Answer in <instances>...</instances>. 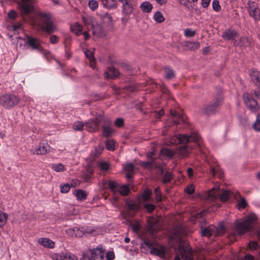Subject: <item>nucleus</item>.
I'll return each mask as SVG.
<instances>
[{
  "instance_id": "obj_30",
  "label": "nucleus",
  "mask_w": 260,
  "mask_h": 260,
  "mask_svg": "<svg viewBox=\"0 0 260 260\" xmlns=\"http://www.w3.org/2000/svg\"><path fill=\"white\" fill-rule=\"evenodd\" d=\"M40 244L44 247L52 248L54 246V243L48 238H41L39 240Z\"/></svg>"
},
{
  "instance_id": "obj_13",
  "label": "nucleus",
  "mask_w": 260,
  "mask_h": 260,
  "mask_svg": "<svg viewBox=\"0 0 260 260\" xmlns=\"http://www.w3.org/2000/svg\"><path fill=\"white\" fill-rule=\"evenodd\" d=\"M179 248L184 260H193L192 249L187 243L180 244Z\"/></svg>"
},
{
  "instance_id": "obj_59",
  "label": "nucleus",
  "mask_w": 260,
  "mask_h": 260,
  "mask_svg": "<svg viewBox=\"0 0 260 260\" xmlns=\"http://www.w3.org/2000/svg\"><path fill=\"white\" fill-rule=\"evenodd\" d=\"M91 256L90 252L88 251L83 254L81 260H93Z\"/></svg>"
},
{
  "instance_id": "obj_27",
  "label": "nucleus",
  "mask_w": 260,
  "mask_h": 260,
  "mask_svg": "<svg viewBox=\"0 0 260 260\" xmlns=\"http://www.w3.org/2000/svg\"><path fill=\"white\" fill-rule=\"evenodd\" d=\"M119 75V71L114 67L108 68L105 73V77L108 78L115 79Z\"/></svg>"
},
{
  "instance_id": "obj_38",
  "label": "nucleus",
  "mask_w": 260,
  "mask_h": 260,
  "mask_svg": "<svg viewBox=\"0 0 260 260\" xmlns=\"http://www.w3.org/2000/svg\"><path fill=\"white\" fill-rule=\"evenodd\" d=\"M93 173V170L91 168L87 169L86 171L82 175V178L86 181L88 182L90 181L91 175Z\"/></svg>"
},
{
  "instance_id": "obj_2",
  "label": "nucleus",
  "mask_w": 260,
  "mask_h": 260,
  "mask_svg": "<svg viewBox=\"0 0 260 260\" xmlns=\"http://www.w3.org/2000/svg\"><path fill=\"white\" fill-rule=\"evenodd\" d=\"M187 142H194L197 146H201V138L196 132H192L190 135H179L171 137L169 140L170 145L184 144Z\"/></svg>"
},
{
  "instance_id": "obj_45",
  "label": "nucleus",
  "mask_w": 260,
  "mask_h": 260,
  "mask_svg": "<svg viewBox=\"0 0 260 260\" xmlns=\"http://www.w3.org/2000/svg\"><path fill=\"white\" fill-rule=\"evenodd\" d=\"M52 169L57 172H62L64 170V166L61 164H53Z\"/></svg>"
},
{
  "instance_id": "obj_44",
  "label": "nucleus",
  "mask_w": 260,
  "mask_h": 260,
  "mask_svg": "<svg viewBox=\"0 0 260 260\" xmlns=\"http://www.w3.org/2000/svg\"><path fill=\"white\" fill-rule=\"evenodd\" d=\"M154 194L156 197V200L157 202H160L162 201V196L160 192V189L159 187H157L155 188L154 191Z\"/></svg>"
},
{
  "instance_id": "obj_40",
  "label": "nucleus",
  "mask_w": 260,
  "mask_h": 260,
  "mask_svg": "<svg viewBox=\"0 0 260 260\" xmlns=\"http://www.w3.org/2000/svg\"><path fill=\"white\" fill-rule=\"evenodd\" d=\"M253 128L257 132H260V114L256 116V119L252 125Z\"/></svg>"
},
{
  "instance_id": "obj_20",
  "label": "nucleus",
  "mask_w": 260,
  "mask_h": 260,
  "mask_svg": "<svg viewBox=\"0 0 260 260\" xmlns=\"http://www.w3.org/2000/svg\"><path fill=\"white\" fill-rule=\"evenodd\" d=\"M251 80L260 90V72L252 69L249 73Z\"/></svg>"
},
{
  "instance_id": "obj_33",
  "label": "nucleus",
  "mask_w": 260,
  "mask_h": 260,
  "mask_svg": "<svg viewBox=\"0 0 260 260\" xmlns=\"http://www.w3.org/2000/svg\"><path fill=\"white\" fill-rule=\"evenodd\" d=\"M185 47L191 50H194L200 47V43L198 42L188 41L185 43Z\"/></svg>"
},
{
  "instance_id": "obj_28",
  "label": "nucleus",
  "mask_w": 260,
  "mask_h": 260,
  "mask_svg": "<svg viewBox=\"0 0 260 260\" xmlns=\"http://www.w3.org/2000/svg\"><path fill=\"white\" fill-rule=\"evenodd\" d=\"M171 113L173 117V121L174 124H177L179 123L178 120H180L183 122H185L184 117L182 114H178L176 111L173 110L171 111Z\"/></svg>"
},
{
  "instance_id": "obj_26",
  "label": "nucleus",
  "mask_w": 260,
  "mask_h": 260,
  "mask_svg": "<svg viewBox=\"0 0 260 260\" xmlns=\"http://www.w3.org/2000/svg\"><path fill=\"white\" fill-rule=\"evenodd\" d=\"M134 11V6L132 2L121 9L122 14L126 17H128L133 13Z\"/></svg>"
},
{
  "instance_id": "obj_34",
  "label": "nucleus",
  "mask_w": 260,
  "mask_h": 260,
  "mask_svg": "<svg viewBox=\"0 0 260 260\" xmlns=\"http://www.w3.org/2000/svg\"><path fill=\"white\" fill-rule=\"evenodd\" d=\"M75 194L78 200L83 201L87 197V193L85 191L81 189L77 190Z\"/></svg>"
},
{
  "instance_id": "obj_36",
  "label": "nucleus",
  "mask_w": 260,
  "mask_h": 260,
  "mask_svg": "<svg viewBox=\"0 0 260 260\" xmlns=\"http://www.w3.org/2000/svg\"><path fill=\"white\" fill-rule=\"evenodd\" d=\"M126 206L127 208L130 211H138L140 208V205L138 204L134 203L133 202H126Z\"/></svg>"
},
{
  "instance_id": "obj_50",
  "label": "nucleus",
  "mask_w": 260,
  "mask_h": 260,
  "mask_svg": "<svg viewBox=\"0 0 260 260\" xmlns=\"http://www.w3.org/2000/svg\"><path fill=\"white\" fill-rule=\"evenodd\" d=\"M129 192V188L125 186H122L119 190V193L121 194V195L123 196L127 195Z\"/></svg>"
},
{
  "instance_id": "obj_21",
  "label": "nucleus",
  "mask_w": 260,
  "mask_h": 260,
  "mask_svg": "<svg viewBox=\"0 0 260 260\" xmlns=\"http://www.w3.org/2000/svg\"><path fill=\"white\" fill-rule=\"evenodd\" d=\"M54 260H74L75 256L69 252H61L54 254L53 256Z\"/></svg>"
},
{
  "instance_id": "obj_3",
  "label": "nucleus",
  "mask_w": 260,
  "mask_h": 260,
  "mask_svg": "<svg viewBox=\"0 0 260 260\" xmlns=\"http://www.w3.org/2000/svg\"><path fill=\"white\" fill-rule=\"evenodd\" d=\"M257 221V216L251 213L242 220L236 223V230L238 235H242L253 229Z\"/></svg>"
},
{
  "instance_id": "obj_42",
  "label": "nucleus",
  "mask_w": 260,
  "mask_h": 260,
  "mask_svg": "<svg viewBox=\"0 0 260 260\" xmlns=\"http://www.w3.org/2000/svg\"><path fill=\"white\" fill-rule=\"evenodd\" d=\"M72 29L77 35H79L82 30V26L79 23H76L71 27Z\"/></svg>"
},
{
  "instance_id": "obj_43",
  "label": "nucleus",
  "mask_w": 260,
  "mask_h": 260,
  "mask_svg": "<svg viewBox=\"0 0 260 260\" xmlns=\"http://www.w3.org/2000/svg\"><path fill=\"white\" fill-rule=\"evenodd\" d=\"M84 53L86 57L89 59L90 62H92L95 60L93 52L88 49H86L84 51Z\"/></svg>"
},
{
  "instance_id": "obj_22",
  "label": "nucleus",
  "mask_w": 260,
  "mask_h": 260,
  "mask_svg": "<svg viewBox=\"0 0 260 260\" xmlns=\"http://www.w3.org/2000/svg\"><path fill=\"white\" fill-rule=\"evenodd\" d=\"M252 44V39L250 37H240L236 42L235 45L241 47H249Z\"/></svg>"
},
{
  "instance_id": "obj_9",
  "label": "nucleus",
  "mask_w": 260,
  "mask_h": 260,
  "mask_svg": "<svg viewBox=\"0 0 260 260\" xmlns=\"http://www.w3.org/2000/svg\"><path fill=\"white\" fill-rule=\"evenodd\" d=\"M20 101V98L14 94H6L0 97V104L6 109L15 106Z\"/></svg>"
},
{
  "instance_id": "obj_25",
  "label": "nucleus",
  "mask_w": 260,
  "mask_h": 260,
  "mask_svg": "<svg viewBox=\"0 0 260 260\" xmlns=\"http://www.w3.org/2000/svg\"><path fill=\"white\" fill-rule=\"evenodd\" d=\"M214 230H215V226L213 225H210L207 228L201 227V235L202 236H206L209 237L212 235L214 236Z\"/></svg>"
},
{
  "instance_id": "obj_61",
  "label": "nucleus",
  "mask_w": 260,
  "mask_h": 260,
  "mask_svg": "<svg viewBox=\"0 0 260 260\" xmlns=\"http://www.w3.org/2000/svg\"><path fill=\"white\" fill-rule=\"evenodd\" d=\"M99 167L102 170L106 171L108 170L109 165L106 162H102Z\"/></svg>"
},
{
  "instance_id": "obj_32",
  "label": "nucleus",
  "mask_w": 260,
  "mask_h": 260,
  "mask_svg": "<svg viewBox=\"0 0 260 260\" xmlns=\"http://www.w3.org/2000/svg\"><path fill=\"white\" fill-rule=\"evenodd\" d=\"M140 7L144 13H150L152 9V5L149 2H144L141 4Z\"/></svg>"
},
{
  "instance_id": "obj_63",
  "label": "nucleus",
  "mask_w": 260,
  "mask_h": 260,
  "mask_svg": "<svg viewBox=\"0 0 260 260\" xmlns=\"http://www.w3.org/2000/svg\"><path fill=\"white\" fill-rule=\"evenodd\" d=\"M125 89L127 91L133 92L136 90V86L132 84H129L125 86Z\"/></svg>"
},
{
  "instance_id": "obj_56",
  "label": "nucleus",
  "mask_w": 260,
  "mask_h": 260,
  "mask_svg": "<svg viewBox=\"0 0 260 260\" xmlns=\"http://www.w3.org/2000/svg\"><path fill=\"white\" fill-rule=\"evenodd\" d=\"M134 165L132 163L126 165L124 167V170L127 172H134Z\"/></svg>"
},
{
  "instance_id": "obj_14",
  "label": "nucleus",
  "mask_w": 260,
  "mask_h": 260,
  "mask_svg": "<svg viewBox=\"0 0 260 260\" xmlns=\"http://www.w3.org/2000/svg\"><path fill=\"white\" fill-rule=\"evenodd\" d=\"M50 147L47 142L43 141L41 142L35 149L31 150V154L37 155H45L50 151Z\"/></svg>"
},
{
  "instance_id": "obj_8",
  "label": "nucleus",
  "mask_w": 260,
  "mask_h": 260,
  "mask_svg": "<svg viewBox=\"0 0 260 260\" xmlns=\"http://www.w3.org/2000/svg\"><path fill=\"white\" fill-rule=\"evenodd\" d=\"M83 22L85 25L88 26V29L92 30V35L95 37H104L105 36V32L101 25L97 24L96 21L91 19L83 18Z\"/></svg>"
},
{
  "instance_id": "obj_37",
  "label": "nucleus",
  "mask_w": 260,
  "mask_h": 260,
  "mask_svg": "<svg viewBox=\"0 0 260 260\" xmlns=\"http://www.w3.org/2000/svg\"><path fill=\"white\" fill-rule=\"evenodd\" d=\"M8 215L6 213H5L0 210V228L3 227L6 224Z\"/></svg>"
},
{
  "instance_id": "obj_46",
  "label": "nucleus",
  "mask_w": 260,
  "mask_h": 260,
  "mask_svg": "<svg viewBox=\"0 0 260 260\" xmlns=\"http://www.w3.org/2000/svg\"><path fill=\"white\" fill-rule=\"evenodd\" d=\"M98 3L95 0H90L89 1L88 6L92 11L96 10L98 7Z\"/></svg>"
},
{
  "instance_id": "obj_12",
  "label": "nucleus",
  "mask_w": 260,
  "mask_h": 260,
  "mask_svg": "<svg viewBox=\"0 0 260 260\" xmlns=\"http://www.w3.org/2000/svg\"><path fill=\"white\" fill-rule=\"evenodd\" d=\"M143 245L150 248L151 253L158 255L161 257H164L165 256V250L164 247L161 246L158 247H154L153 243L148 240L144 242Z\"/></svg>"
},
{
  "instance_id": "obj_53",
  "label": "nucleus",
  "mask_w": 260,
  "mask_h": 260,
  "mask_svg": "<svg viewBox=\"0 0 260 260\" xmlns=\"http://www.w3.org/2000/svg\"><path fill=\"white\" fill-rule=\"evenodd\" d=\"M218 173V176L219 177H222L223 173L221 171H218L217 169L212 168L210 171V173L213 176H215L216 174Z\"/></svg>"
},
{
  "instance_id": "obj_48",
  "label": "nucleus",
  "mask_w": 260,
  "mask_h": 260,
  "mask_svg": "<svg viewBox=\"0 0 260 260\" xmlns=\"http://www.w3.org/2000/svg\"><path fill=\"white\" fill-rule=\"evenodd\" d=\"M84 124L81 121H77L73 125V129L76 131H81L82 129Z\"/></svg>"
},
{
  "instance_id": "obj_35",
  "label": "nucleus",
  "mask_w": 260,
  "mask_h": 260,
  "mask_svg": "<svg viewBox=\"0 0 260 260\" xmlns=\"http://www.w3.org/2000/svg\"><path fill=\"white\" fill-rule=\"evenodd\" d=\"M165 77L170 79L175 76L174 71L171 68L167 67L165 68Z\"/></svg>"
},
{
  "instance_id": "obj_15",
  "label": "nucleus",
  "mask_w": 260,
  "mask_h": 260,
  "mask_svg": "<svg viewBox=\"0 0 260 260\" xmlns=\"http://www.w3.org/2000/svg\"><path fill=\"white\" fill-rule=\"evenodd\" d=\"M248 12L250 16L255 20H260V9L257 4L253 1H248Z\"/></svg>"
},
{
  "instance_id": "obj_19",
  "label": "nucleus",
  "mask_w": 260,
  "mask_h": 260,
  "mask_svg": "<svg viewBox=\"0 0 260 260\" xmlns=\"http://www.w3.org/2000/svg\"><path fill=\"white\" fill-rule=\"evenodd\" d=\"M84 231L81 228L75 227L73 228H70L67 230V234L71 237H81L84 235Z\"/></svg>"
},
{
  "instance_id": "obj_7",
  "label": "nucleus",
  "mask_w": 260,
  "mask_h": 260,
  "mask_svg": "<svg viewBox=\"0 0 260 260\" xmlns=\"http://www.w3.org/2000/svg\"><path fill=\"white\" fill-rule=\"evenodd\" d=\"M191 142H187L181 144L182 145L178 146L176 149V153L178 157L180 158L188 157L189 154L191 153L192 150L194 147H197L201 148L202 147V140H201V146L199 147L194 142V145L191 144Z\"/></svg>"
},
{
  "instance_id": "obj_54",
  "label": "nucleus",
  "mask_w": 260,
  "mask_h": 260,
  "mask_svg": "<svg viewBox=\"0 0 260 260\" xmlns=\"http://www.w3.org/2000/svg\"><path fill=\"white\" fill-rule=\"evenodd\" d=\"M70 185L69 184H64L60 186V191L62 193H67L70 189Z\"/></svg>"
},
{
  "instance_id": "obj_29",
  "label": "nucleus",
  "mask_w": 260,
  "mask_h": 260,
  "mask_svg": "<svg viewBox=\"0 0 260 260\" xmlns=\"http://www.w3.org/2000/svg\"><path fill=\"white\" fill-rule=\"evenodd\" d=\"M102 5L105 8L109 9L116 8L117 7V4L116 0H101Z\"/></svg>"
},
{
  "instance_id": "obj_57",
  "label": "nucleus",
  "mask_w": 260,
  "mask_h": 260,
  "mask_svg": "<svg viewBox=\"0 0 260 260\" xmlns=\"http://www.w3.org/2000/svg\"><path fill=\"white\" fill-rule=\"evenodd\" d=\"M185 191L189 194H192L194 191V187L193 185L190 184L188 185L185 188Z\"/></svg>"
},
{
  "instance_id": "obj_10",
  "label": "nucleus",
  "mask_w": 260,
  "mask_h": 260,
  "mask_svg": "<svg viewBox=\"0 0 260 260\" xmlns=\"http://www.w3.org/2000/svg\"><path fill=\"white\" fill-rule=\"evenodd\" d=\"M34 0H19L17 4L21 15L28 16L34 12Z\"/></svg>"
},
{
  "instance_id": "obj_6",
  "label": "nucleus",
  "mask_w": 260,
  "mask_h": 260,
  "mask_svg": "<svg viewBox=\"0 0 260 260\" xmlns=\"http://www.w3.org/2000/svg\"><path fill=\"white\" fill-rule=\"evenodd\" d=\"M221 92V89H220L218 91L219 94L215 96V99L210 104L203 108L202 112L204 113L209 115L214 113L218 110L223 101Z\"/></svg>"
},
{
  "instance_id": "obj_5",
  "label": "nucleus",
  "mask_w": 260,
  "mask_h": 260,
  "mask_svg": "<svg viewBox=\"0 0 260 260\" xmlns=\"http://www.w3.org/2000/svg\"><path fill=\"white\" fill-rule=\"evenodd\" d=\"M231 195V192L228 190H220L218 186L213 187L208 192V200L213 201L219 198L222 202L228 201Z\"/></svg>"
},
{
  "instance_id": "obj_11",
  "label": "nucleus",
  "mask_w": 260,
  "mask_h": 260,
  "mask_svg": "<svg viewBox=\"0 0 260 260\" xmlns=\"http://www.w3.org/2000/svg\"><path fill=\"white\" fill-rule=\"evenodd\" d=\"M26 45L30 48L31 50H38L40 52L43 51V48L41 45L40 40L36 38L26 35L23 39Z\"/></svg>"
},
{
  "instance_id": "obj_60",
  "label": "nucleus",
  "mask_w": 260,
  "mask_h": 260,
  "mask_svg": "<svg viewBox=\"0 0 260 260\" xmlns=\"http://www.w3.org/2000/svg\"><path fill=\"white\" fill-rule=\"evenodd\" d=\"M196 34L194 31L191 30L190 29L187 28L184 31V35L186 37H193Z\"/></svg>"
},
{
  "instance_id": "obj_47",
  "label": "nucleus",
  "mask_w": 260,
  "mask_h": 260,
  "mask_svg": "<svg viewBox=\"0 0 260 260\" xmlns=\"http://www.w3.org/2000/svg\"><path fill=\"white\" fill-rule=\"evenodd\" d=\"M215 230H214V236H219L223 234L224 231V227L223 225H221L218 228L215 227Z\"/></svg>"
},
{
  "instance_id": "obj_49",
  "label": "nucleus",
  "mask_w": 260,
  "mask_h": 260,
  "mask_svg": "<svg viewBox=\"0 0 260 260\" xmlns=\"http://www.w3.org/2000/svg\"><path fill=\"white\" fill-rule=\"evenodd\" d=\"M161 153L168 156V157H172L174 155V152L171 150H170L168 148H163L161 149Z\"/></svg>"
},
{
  "instance_id": "obj_17",
  "label": "nucleus",
  "mask_w": 260,
  "mask_h": 260,
  "mask_svg": "<svg viewBox=\"0 0 260 260\" xmlns=\"http://www.w3.org/2000/svg\"><path fill=\"white\" fill-rule=\"evenodd\" d=\"M101 120L96 118L87 121L85 123L86 129L90 132H94L98 130Z\"/></svg>"
},
{
  "instance_id": "obj_31",
  "label": "nucleus",
  "mask_w": 260,
  "mask_h": 260,
  "mask_svg": "<svg viewBox=\"0 0 260 260\" xmlns=\"http://www.w3.org/2000/svg\"><path fill=\"white\" fill-rule=\"evenodd\" d=\"M114 132V129L111 124H105L103 126V133L104 136L109 137Z\"/></svg>"
},
{
  "instance_id": "obj_1",
  "label": "nucleus",
  "mask_w": 260,
  "mask_h": 260,
  "mask_svg": "<svg viewBox=\"0 0 260 260\" xmlns=\"http://www.w3.org/2000/svg\"><path fill=\"white\" fill-rule=\"evenodd\" d=\"M34 13L36 16L41 22V27L44 31L48 34L54 32L56 30V27L53 22L51 14L48 11H41L35 10Z\"/></svg>"
},
{
  "instance_id": "obj_23",
  "label": "nucleus",
  "mask_w": 260,
  "mask_h": 260,
  "mask_svg": "<svg viewBox=\"0 0 260 260\" xmlns=\"http://www.w3.org/2000/svg\"><path fill=\"white\" fill-rule=\"evenodd\" d=\"M107 184L108 187L113 193L115 201H117L118 200V198L116 196L119 190L118 184L115 181L112 180L108 181Z\"/></svg>"
},
{
  "instance_id": "obj_51",
  "label": "nucleus",
  "mask_w": 260,
  "mask_h": 260,
  "mask_svg": "<svg viewBox=\"0 0 260 260\" xmlns=\"http://www.w3.org/2000/svg\"><path fill=\"white\" fill-rule=\"evenodd\" d=\"M151 191L149 189H146L144 190L142 196L145 201H148L150 198Z\"/></svg>"
},
{
  "instance_id": "obj_62",
  "label": "nucleus",
  "mask_w": 260,
  "mask_h": 260,
  "mask_svg": "<svg viewBox=\"0 0 260 260\" xmlns=\"http://www.w3.org/2000/svg\"><path fill=\"white\" fill-rule=\"evenodd\" d=\"M248 246L250 250H255L257 248L258 244L255 242L251 241L249 243Z\"/></svg>"
},
{
  "instance_id": "obj_52",
  "label": "nucleus",
  "mask_w": 260,
  "mask_h": 260,
  "mask_svg": "<svg viewBox=\"0 0 260 260\" xmlns=\"http://www.w3.org/2000/svg\"><path fill=\"white\" fill-rule=\"evenodd\" d=\"M212 7L214 10L216 12H218L221 9V7L219 5V1L217 0H214L212 2Z\"/></svg>"
},
{
  "instance_id": "obj_4",
  "label": "nucleus",
  "mask_w": 260,
  "mask_h": 260,
  "mask_svg": "<svg viewBox=\"0 0 260 260\" xmlns=\"http://www.w3.org/2000/svg\"><path fill=\"white\" fill-rule=\"evenodd\" d=\"M243 100L247 108L253 113L258 111L260 106L257 100L260 98V93L256 90L247 92L243 95Z\"/></svg>"
},
{
  "instance_id": "obj_41",
  "label": "nucleus",
  "mask_w": 260,
  "mask_h": 260,
  "mask_svg": "<svg viewBox=\"0 0 260 260\" xmlns=\"http://www.w3.org/2000/svg\"><path fill=\"white\" fill-rule=\"evenodd\" d=\"M115 143L113 140H108L106 142V147L110 151H113L115 150L114 148Z\"/></svg>"
},
{
  "instance_id": "obj_58",
  "label": "nucleus",
  "mask_w": 260,
  "mask_h": 260,
  "mask_svg": "<svg viewBox=\"0 0 260 260\" xmlns=\"http://www.w3.org/2000/svg\"><path fill=\"white\" fill-rule=\"evenodd\" d=\"M247 206V202L244 198H241L240 201L238 203L239 209H244Z\"/></svg>"
},
{
  "instance_id": "obj_64",
  "label": "nucleus",
  "mask_w": 260,
  "mask_h": 260,
  "mask_svg": "<svg viewBox=\"0 0 260 260\" xmlns=\"http://www.w3.org/2000/svg\"><path fill=\"white\" fill-rule=\"evenodd\" d=\"M106 257L107 260H113L115 258V255L113 252L108 251L106 255Z\"/></svg>"
},
{
  "instance_id": "obj_16",
  "label": "nucleus",
  "mask_w": 260,
  "mask_h": 260,
  "mask_svg": "<svg viewBox=\"0 0 260 260\" xmlns=\"http://www.w3.org/2000/svg\"><path fill=\"white\" fill-rule=\"evenodd\" d=\"M89 251L91 255L92 259L95 260L100 258L101 259H103L105 257V249L102 245H99L98 247L93 249H90Z\"/></svg>"
},
{
  "instance_id": "obj_18",
  "label": "nucleus",
  "mask_w": 260,
  "mask_h": 260,
  "mask_svg": "<svg viewBox=\"0 0 260 260\" xmlns=\"http://www.w3.org/2000/svg\"><path fill=\"white\" fill-rule=\"evenodd\" d=\"M237 36L238 32L235 29H228L223 32L222 37L224 40H231L235 43L237 41Z\"/></svg>"
},
{
  "instance_id": "obj_39",
  "label": "nucleus",
  "mask_w": 260,
  "mask_h": 260,
  "mask_svg": "<svg viewBox=\"0 0 260 260\" xmlns=\"http://www.w3.org/2000/svg\"><path fill=\"white\" fill-rule=\"evenodd\" d=\"M153 18L158 23H161L165 20L162 14L160 11H157L155 13Z\"/></svg>"
},
{
  "instance_id": "obj_55",
  "label": "nucleus",
  "mask_w": 260,
  "mask_h": 260,
  "mask_svg": "<svg viewBox=\"0 0 260 260\" xmlns=\"http://www.w3.org/2000/svg\"><path fill=\"white\" fill-rule=\"evenodd\" d=\"M155 208V206L152 204H146L144 205V209H146L148 212H151Z\"/></svg>"
},
{
  "instance_id": "obj_24",
  "label": "nucleus",
  "mask_w": 260,
  "mask_h": 260,
  "mask_svg": "<svg viewBox=\"0 0 260 260\" xmlns=\"http://www.w3.org/2000/svg\"><path fill=\"white\" fill-rule=\"evenodd\" d=\"M159 171L160 174H161V181L163 183H169L173 178V175L170 172L166 171L164 172V170L161 168H159Z\"/></svg>"
}]
</instances>
